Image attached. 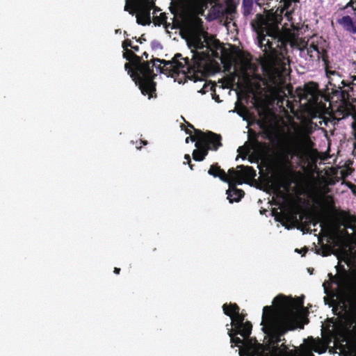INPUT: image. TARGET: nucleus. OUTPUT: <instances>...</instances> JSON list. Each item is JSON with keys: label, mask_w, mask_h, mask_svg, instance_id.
<instances>
[{"label": "nucleus", "mask_w": 356, "mask_h": 356, "mask_svg": "<svg viewBox=\"0 0 356 356\" xmlns=\"http://www.w3.org/2000/svg\"><path fill=\"white\" fill-rule=\"evenodd\" d=\"M144 55L146 56V58H147V55L146 53H144Z\"/></svg>", "instance_id": "23"}, {"label": "nucleus", "mask_w": 356, "mask_h": 356, "mask_svg": "<svg viewBox=\"0 0 356 356\" xmlns=\"http://www.w3.org/2000/svg\"><path fill=\"white\" fill-rule=\"evenodd\" d=\"M255 1L259 6H261L263 3L262 0H255Z\"/></svg>", "instance_id": "18"}, {"label": "nucleus", "mask_w": 356, "mask_h": 356, "mask_svg": "<svg viewBox=\"0 0 356 356\" xmlns=\"http://www.w3.org/2000/svg\"><path fill=\"white\" fill-rule=\"evenodd\" d=\"M155 0H126L124 10L130 14H136L137 23L149 24L151 22L150 10L154 8Z\"/></svg>", "instance_id": "6"}, {"label": "nucleus", "mask_w": 356, "mask_h": 356, "mask_svg": "<svg viewBox=\"0 0 356 356\" xmlns=\"http://www.w3.org/2000/svg\"><path fill=\"white\" fill-rule=\"evenodd\" d=\"M238 152H239V154L246 156L249 154L250 149L248 147H240L238 149Z\"/></svg>", "instance_id": "13"}, {"label": "nucleus", "mask_w": 356, "mask_h": 356, "mask_svg": "<svg viewBox=\"0 0 356 356\" xmlns=\"http://www.w3.org/2000/svg\"><path fill=\"white\" fill-rule=\"evenodd\" d=\"M337 22L345 30L356 33V24L350 16H343Z\"/></svg>", "instance_id": "11"}, {"label": "nucleus", "mask_w": 356, "mask_h": 356, "mask_svg": "<svg viewBox=\"0 0 356 356\" xmlns=\"http://www.w3.org/2000/svg\"><path fill=\"white\" fill-rule=\"evenodd\" d=\"M181 127L185 130L186 134H190V136L186 138V143H188L189 140L195 142L196 149L193 152V158L195 161H202L207 156L209 149L216 150L221 145L220 136L210 131L203 133L194 129L190 124H187V127L185 125H181Z\"/></svg>", "instance_id": "5"}, {"label": "nucleus", "mask_w": 356, "mask_h": 356, "mask_svg": "<svg viewBox=\"0 0 356 356\" xmlns=\"http://www.w3.org/2000/svg\"><path fill=\"white\" fill-rule=\"evenodd\" d=\"M309 356H313V355L312 354H309Z\"/></svg>", "instance_id": "24"}, {"label": "nucleus", "mask_w": 356, "mask_h": 356, "mask_svg": "<svg viewBox=\"0 0 356 356\" xmlns=\"http://www.w3.org/2000/svg\"><path fill=\"white\" fill-rule=\"evenodd\" d=\"M239 170L231 168L228 173L220 168L217 165H212L208 173L215 177H219L222 181L228 183L229 189L227 191V199L229 202H238L244 195L242 190L236 188L237 184H242L248 179L256 176V172L251 167L238 165Z\"/></svg>", "instance_id": "4"}, {"label": "nucleus", "mask_w": 356, "mask_h": 356, "mask_svg": "<svg viewBox=\"0 0 356 356\" xmlns=\"http://www.w3.org/2000/svg\"><path fill=\"white\" fill-rule=\"evenodd\" d=\"M213 86L209 83H204L203 88L201 90H200V92L206 93L209 90L212 91L211 96L212 99H214L216 102H220L221 100L220 99L219 95H216L215 92V90H213Z\"/></svg>", "instance_id": "12"}, {"label": "nucleus", "mask_w": 356, "mask_h": 356, "mask_svg": "<svg viewBox=\"0 0 356 356\" xmlns=\"http://www.w3.org/2000/svg\"><path fill=\"white\" fill-rule=\"evenodd\" d=\"M296 139L287 149L286 160L289 161L293 157L302 160L307 155L312 147L309 137L305 134L300 127L294 128Z\"/></svg>", "instance_id": "7"}, {"label": "nucleus", "mask_w": 356, "mask_h": 356, "mask_svg": "<svg viewBox=\"0 0 356 356\" xmlns=\"http://www.w3.org/2000/svg\"><path fill=\"white\" fill-rule=\"evenodd\" d=\"M312 350H313L314 351H315V352L321 353V351H319V350H318V348H317V347H316V346H314V347L312 348Z\"/></svg>", "instance_id": "19"}, {"label": "nucleus", "mask_w": 356, "mask_h": 356, "mask_svg": "<svg viewBox=\"0 0 356 356\" xmlns=\"http://www.w3.org/2000/svg\"><path fill=\"white\" fill-rule=\"evenodd\" d=\"M163 20V19H162L161 22H155V24H157L161 23Z\"/></svg>", "instance_id": "22"}, {"label": "nucleus", "mask_w": 356, "mask_h": 356, "mask_svg": "<svg viewBox=\"0 0 356 356\" xmlns=\"http://www.w3.org/2000/svg\"><path fill=\"white\" fill-rule=\"evenodd\" d=\"M329 277L330 280L323 283L326 293H341L350 287L351 278L346 270L338 273L336 276L329 274Z\"/></svg>", "instance_id": "8"}, {"label": "nucleus", "mask_w": 356, "mask_h": 356, "mask_svg": "<svg viewBox=\"0 0 356 356\" xmlns=\"http://www.w3.org/2000/svg\"><path fill=\"white\" fill-rule=\"evenodd\" d=\"M132 48H133V49H134L136 51H137V50H138V47H134V46H133V47H132Z\"/></svg>", "instance_id": "20"}, {"label": "nucleus", "mask_w": 356, "mask_h": 356, "mask_svg": "<svg viewBox=\"0 0 356 356\" xmlns=\"http://www.w3.org/2000/svg\"><path fill=\"white\" fill-rule=\"evenodd\" d=\"M249 65V63L248 62H244V63L243 64V66H242V68H243V70H245L248 67Z\"/></svg>", "instance_id": "15"}, {"label": "nucleus", "mask_w": 356, "mask_h": 356, "mask_svg": "<svg viewBox=\"0 0 356 356\" xmlns=\"http://www.w3.org/2000/svg\"><path fill=\"white\" fill-rule=\"evenodd\" d=\"M318 86L314 83L306 84L302 89H300L298 95L301 99H305L310 105L316 103L318 99Z\"/></svg>", "instance_id": "9"}, {"label": "nucleus", "mask_w": 356, "mask_h": 356, "mask_svg": "<svg viewBox=\"0 0 356 356\" xmlns=\"http://www.w3.org/2000/svg\"><path fill=\"white\" fill-rule=\"evenodd\" d=\"M298 0H280L281 8L275 13H269L266 16L257 15L252 26L257 33L259 47L264 52L262 62L264 77L257 83L258 89L266 92L271 99L282 102L286 96V91L290 92L286 86V76L289 74L287 66L289 59L284 56L286 42L281 38L278 24L284 14L291 20L289 10L291 2Z\"/></svg>", "instance_id": "3"}, {"label": "nucleus", "mask_w": 356, "mask_h": 356, "mask_svg": "<svg viewBox=\"0 0 356 356\" xmlns=\"http://www.w3.org/2000/svg\"><path fill=\"white\" fill-rule=\"evenodd\" d=\"M184 159L186 161V163H188V164H190V162H191V157H190V155L189 154H186L184 156ZM184 163L185 164L186 162H184Z\"/></svg>", "instance_id": "14"}, {"label": "nucleus", "mask_w": 356, "mask_h": 356, "mask_svg": "<svg viewBox=\"0 0 356 356\" xmlns=\"http://www.w3.org/2000/svg\"><path fill=\"white\" fill-rule=\"evenodd\" d=\"M186 16L184 18V29L186 33V42L193 54V64L188 60L177 54L171 61L165 62L160 59L151 61L140 62L128 47H133L130 40H125L122 47L125 50L124 57L127 60L136 59L134 66L129 63L125 64V70L138 86L144 95H148L149 99L153 97L155 91V84L153 81L157 72H169V75L175 76L182 74L191 77L195 82L204 81L208 74V64L213 50L208 46L206 32L202 26V21L199 15H203L207 8L210 0H183Z\"/></svg>", "instance_id": "1"}, {"label": "nucleus", "mask_w": 356, "mask_h": 356, "mask_svg": "<svg viewBox=\"0 0 356 356\" xmlns=\"http://www.w3.org/2000/svg\"><path fill=\"white\" fill-rule=\"evenodd\" d=\"M273 305L263 309L261 325L269 342L266 348L249 338L252 325L250 322L243 323L244 315L239 312V307L236 304L223 305V312L231 318V325L234 326V329L229 330L228 334L231 343L240 348V356H290L287 348L284 344L279 346L278 343L286 331L302 327L306 316L303 302L279 295Z\"/></svg>", "instance_id": "2"}, {"label": "nucleus", "mask_w": 356, "mask_h": 356, "mask_svg": "<svg viewBox=\"0 0 356 356\" xmlns=\"http://www.w3.org/2000/svg\"><path fill=\"white\" fill-rule=\"evenodd\" d=\"M156 14V10L153 12V17H155L154 15Z\"/></svg>", "instance_id": "21"}, {"label": "nucleus", "mask_w": 356, "mask_h": 356, "mask_svg": "<svg viewBox=\"0 0 356 356\" xmlns=\"http://www.w3.org/2000/svg\"><path fill=\"white\" fill-rule=\"evenodd\" d=\"M335 72H332V71H327V76L329 77L330 76V74H334Z\"/></svg>", "instance_id": "16"}, {"label": "nucleus", "mask_w": 356, "mask_h": 356, "mask_svg": "<svg viewBox=\"0 0 356 356\" xmlns=\"http://www.w3.org/2000/svg\"><path fill=\"white\" fill-rule=\"evenodd\" d=\"M298 47L302 52H306L310 58H320L321 49L316 44H315L314 40L309 42V41L305 42L304 40H300L298 43Z\"/></svg>", "instance_id": "10"}, {"label": "nucleus", "mask_w": 356, "mask_h": 356, "mask_svg": "<svg viewBox=\"0 0 356 356\" xmlns=\"http://www.w3.org/2000/svg\"><path fill=\"white\" fill-rule=\"evenodd\" d=\"M120 269L118 268H115L114 273L118 274L120 273Z\"/></svg>", "instance_id": "17"}]
</instances>
